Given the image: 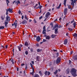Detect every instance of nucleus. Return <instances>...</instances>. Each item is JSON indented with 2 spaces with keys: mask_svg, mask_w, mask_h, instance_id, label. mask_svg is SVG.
<instances>
[{
  "mask_svg": "<svg viewBox=\"0 0 77 77\" xmlns=\"http://www.w3.org/2000/svg\"><path fill=\"white\" fill-rule=\"evenodd\" d=\"M77 71L75 68H73L71 70V74H72V75L74 77L75 76L76 77L77 75L76 74V72Z\"/></svg>",
  "mask_w": 77,
  "mask_h": 77,
  "instance_id": "obj_1",
  "label": "nucleus"
},
{
  "mask_svg": "<svg viewBox=\"0 0 77 77\" xmlns=\"http://www.w3.org/2000/svg\"><path fill=\"white\" fill-rule=\"evenodd\" d=\"M9 21V16L7 15L6 17V19L5 20V27H7L8 26L7 25L8 24V21Z\"/></svg>",
  "mask_w": 77,
  "mask_h": 77,
  "instance_id": "obj_2",
  "label": "nucleus"
},
{
  "mask_svg": "<svg viewBox=\"0 0 77 77\" xmlns=\"http://www.w3.org/2000/svg\"><path fill=\"white\" fill-rule=\"evenodd\" d=\"M76 1H77V0H70V2H71V5L72 6V8H74V3L76 2Z\"/></svg>",
  "mask_w": 77,
  "mask_h": 77,
  "instance_id": "obj_3",
  "label": "nucleus"
},
{
  "mask_svg": "<svg viewBox=\"0 0 77 77\" xmlns=\"http://www.w3.org/2000/svg\"><path fill=\"white\" fill-rule=\"evenodd\" d=\"M60 60H61V58L60 57H58L56 60V63L57 64L60 63Z\"/></svg>",
  "mask_w": 77,
  "mask_h": 77,
  "instance_id": "obj_4",
  "label": "nucleus"
},
{
  "mask_svg": "<svg viewBox=\"0 0 77 77\" xmlns=\"http://www.w3.org/2000/svg\"><path fill=\"white\" fill-rule=\"evenodd\" d=\"M50 12H48L46 14L45 17L47 18H48V16H50Z\"/></svg>",
  "mask_w": 77,
  "mask_h": 77,
  "instance_id": "obj_5",
  "label": "nucleus"
},
{
  "mask_svg": "<svg viewBox=\"0 0 77 77\" xmlns=\"http://www.w3.org/2000/svg\"><path fill=\"white\" fill-rule=\"evenodd\" d=\"M36 40L37 42H39L40 40H41V37L39 36L37 37L36 38Z\"/></svg>",
  "mask_w": 77,
  "mask_h": 77,
  "instance_id": "obj_6",
  "label": "nucleus"
},
{
  "mask_svg": "<svg viewBox=\"0 0 77 77\" xmlns=\"http://www.w3.org/2000/svg\"><path fill=\"white\" fill-rule=\"evenodd\" d=\"M67 11L68 9H67V8H65L64 11V14L65 15H66V14H67Z\"/></svg>",
  "mask_w": 77,
  "mask_h": 77,
  "instance_id": "obj_7",
  "label": "nucleus"
},
{
  "mask_svg": "<svg viewBox=\"0 0 77 77\" xmlns=\"http://www.w3.org/2000/svg\"><path fill=\"white\" fill-rule=\"evenodd\" d=\"M59 56V53H57L55 54L54 57H57Z\"/></svg>",
  "mask_w": 77,
  "mask_h": 77,
  "instance_id": "obj_8",
  "label": "nucleus"
},
{
  "mask_svg": "<svg viewBox=\"0 0 77 77\" xmlns=\"http://www.w3.org/2000/svg\"><path fill=\"white\" fill-rule=\"evenodd\" d=\"M68 43V39H66L64 41V44L65 45H66V44H67Z\"/></svg>",
  "mask_w": 77,
  "mask_h": 77,
  "instance_id": "obj_9",
  "label": "nucleus"
},
{
  "mask_svg": "<svg viewBox=\"0 0 77 77\" xmlns=\"http://www.w3.org/2000/svg\"><path fill=\"white\" fill-rule=\"evenodd\" d=\"M5 15H2L1 17V20H5Z\"/></svg>",
  "mask_w": 77,
  "mask_h": 77,
  "instance_id": "obj_10",
  "label": "nucleus"
},
{
  "mask_svg": "<svg viewBox=\"0 0 77 77\" xmlns=\"http://www.w3.org/2000/svg\"><path fill=\"white\" fill-rule=\"evenodd\" d=\"M56 36H57V35H54V34H52L51 36V38H55Z\"/></svg>",
  "mask_w": 77,
  "mask_h": 77,
  "instance_id": "obj_11",
  "label": "nucleus"
},
{
  "mask_svg": "<svg viewBox=\"0 0 77 77\" xmlns=\"http://www.w3.org/2000/svg\"><path fill=\"white\" fill-rule=\"evenodd\" d=\"M73 59L75 60H77V55H75L73 57Z\"/></svg>",
  "mask_w": 77,
  "mask_h": 77,
  "instance_id": "obj_12",
  "label": "nucleus"
},
{
  "mask_svg": "<svg viewBox=\"0 0 77 77\" xmlns=\"http://www.w3.org/2000/svg\"><path fill=\"white\" fill-rule=\"evenodd\" d=\"M50 38L51 37L49 35H48L46 37V39H48V40H49Z\"/></svg>",
  "mask_w": 77,
  "mask_h": 77,
  "instance_id": "obj_13",
  "label": "nucleus"
},
{
  "mask_svg": "<svg viewBox=\"0 0 77 77\" xmlns=\"http://www.w3.org/2000/svg\"><path fill=\"white\" fill-rule=\"evenodd\" d=\"M30 65H31V67L32 69L33 72V71H34V68L33 67V65L31 63H30Z\"/></svg>",
  "mask_w": 77,
  "mask_h": 77,
  "instance_id": "obj_14",
  "label": "nucleus"
},
{
  "mask_svg": "<svg viewBox=\"0 0 77 77\" xmlns=\"http://www.w3.org/2000/svg\"><path fill=\"white\" fill-rule=\"evenodd\" d=\"M26 23H27V21L25 20H24L22 21V24H26Z\"/></svg>",
  "mask_w": 77,
  "mask_h": 77,
  "instance_id": "obj_15",
  "label": "nucleus"
},
{
  "mask_svg": "<svg viewBox=\"0 0 77 77\" xmlns=\"http://www.w3.org/2000/svg\"><path fill=\"white\" fill-rule=\"evenodd\" d=\"M36 59L37 61H39V56H37L36 57Z\"/></svg>",
  "mask_w": 77,
  "mask_h": 77,
  "instance_id": "obj_16",
  "label": "nucleus"
},
{
  "mask_svg": "<svg viewBox=\"0 0 77 77\" xmlns=\"http://www.w3.org/2000/svg\"><path fill=\"white\" fill-rule=\"evenodd\" d=\"M25 46H26V47H27L29 45V44H28V42H26L25 44H24Z\"/></svg>",
  "mask_w": 77,
  "mask_h": 77,
  "instance_id": "obj_17",
  "label": "nucleus"
},
{
  "mask_svg": "<svg viewBox=\"0 0 77 77\" xmlns=\"http://www.w3.org/2000/svg\"><path fill=\"white\" fill-rule=\"evenodd\" d=\"M66 1H67V0H64L63 5H64L65 6H66Z\"/></svg>",
  "mask_w": 77,
  "mask_h": 77,
  "instance_id": "obj_18",
  "label": "nucleus"
},
{
  "mask_svg": "<svg viewBox=\"0 0 77 77\" xmlns=\"http://www.w3.org/2000/svg\"><path fill=\"white\" fill-rule=\"evenodd\" d=\"M9 11L10 13H12L13 11H12V9H11V8H9Z\"/></svg>",
  "mask_w": 77,
  "mask_h": 77,
  "instance_id": "obj_19",
  "label": "nucleus"
},
{
  "mask_svg": "<svg viewBox=\"0 0 77 77\" xmlns=\"http://www.w3.org/2000/svg\"><path fill=\"white\" fill-rule=\"evenodd\" d=\"M42 50V49H38L37 50V52H38V53H39V52H41V51Z\"/></svg>",
  "mask_w": 77,
  "mask_h": 77,
  "instance_id": "obj_20",
  "label": "nucleus"
},
{
  "mask_svg": "<svg viewBox=\"0 0 77 77\" xmlns=\"http://www.w3.org/2000/svg\"><path fill=\"white\" fill-rule=\"evenodd\" d=\"M46 32V30H43L42 34H45V35H46V32Z\"/></svg>",
  "mask_w": 77,
  "mask_h": 77,
  "instance_id": "obj_21",
  "label": "nucleus"
},
{
  "mask_svg": "<svg viewBox=\"0 0 77 77\" xmlns=\"http://www.w3.org/2000/svg\"><path fill=\"white\" fill-rule=\"evenodd\" d=\"M17 48H18L19 51H21V47H20V46H18L17 47Z\"/></svg>",
  "mask_w": 77,
  "mask_h": 77,
  "instance_id": "obj_22",
  "label": "nucleus"
},
{
  "mask_svg": "<svg viewBox=\"0 0 77 77\" xmlns=\"http://www.w3.org/2000/svg\"><path fill=\"white\" fill-rule=\"evenodd\" d=\"M66 73L67 74H69V69H68L66 70Z\"/></svg>",
  "mask_w": 77,
  "mask_h": 77,
  "instance_id": "obj_23",
  "label": "nucleus"
},
{
  "mask_svg": "<svg viewBox=\"0 0 77 77\" xmlns=\"http://www.w3.org/2000/svg\"><path fill=\"white\" fill-rule=\"evenodd\" d=\"M73 36L74 37H77V34L76 33H75L74 34H73Z\"/></svg>",
  "mask_w": 77,
  "mask_h": 77,
  "instance_id": "obj_24",
  "label": "nucleus"
},
{
  "mask_svg": "<svg viewBox=\"0 0 77 77\" xmlns=\"http://www.w3.org/2000/svg\"><path fill=\"white\" fill-rule=\"evenodd\" d=\"M14 25L15 26V28H16L17 26V23L14 22Z\"/></svg>",
  "mask_w": 77,
  "mask_h": 77,
  "instance_id": "obj_25",
  "label": "nucleus"
},
{
  "mask_svg": "<svg viewBox=\"0 0 77 77\" xmlns=\"http://www.w3.org/2000/svg\"><path fill=\"white\" fill-rule=\"evenodd\" d=\"M24 18L25 20H28V18H27V16L26 15V14L25 15Z\"/></svg>",
  "mask_w": 77,
  "mask_h": 77,
  "instance_id": "obj_26",
  "label": "nucleus"
},
{
  "mask_svg": "<svg viewBox=\"0 0 77 77\" xmlns=\"http://www.w3.org/2000/svg\"><path fill=\"white\" fill-rule=\"evenodd\" d=\"M25 70L23 72V77H25V76H26V72Z\"/></svg>",
  "mask_w": 77,
  "mask_h": 77,
  "instance_id": "obj_27",
  "label": "nucleus"
},
{
  "mask_svg": "<svg viewBox=\"0 0 77 77\" xmlns=\"http://www.w3.org/2000/svg\"><path fill=\"white\" fill-rule=\"evenodd\" d=\"M5 26H0V29H4Z\"/></svg>",
  "mask_w": 77,
  "mask_h": 77,
  "instance_id": "obj_28",
  "label": "nucleus"
},
{
  "mask_svg": "<svg viewBox=\"0 0 77 77\" xmlns=\"http://www.w3.org/2000/svg\"><path fill=\"white\" fill-rule=\"evenodd\" d=\"M58 72V70H56L55 71V72H54V74L55 75L57 74V72Z\"/></svg>",
  "mask_w": 77,
  "mask_h": 77,
  "instance_id": "obj_29",
  "label": "nucleus"
},
{
  "mask_svg": "<svg viewBox=\"0 0 77 77\" xmlns=\"http://www.w3.org/2000/svg\"><path fill=\"white\" fill-rule=\"evenodd\" d=\"M68 30H69V31H70L71 32L72 31V30H73L71 28H68Z\"/></svg>",
  "mask_w": 77,
  "mask_h": 77,
  "instance_id": "obj_30",
  "label": "nucleus"
},
{
  "mask_svg": "<svg viewBox=\"0 0 77 77\" xmlns=\"http://www.w3.org/2000/svg\"><path fill=\"white\" fill-rule=\"evenodd\" d=\"M34 77H39V75L38 74H36L35 75Z\"/></svg>",
  "mask_w": 77,
  "mask_h": 77,
  "instance_id": "obj_31",
  "label": "nucleus"
},
{
  "mask_svg": "<svg viewBox=\"0 0 77 77\" xmlns=\"http://www.w3.org/2000/svg\"><path fill=\"white\" fill-rule=\"evenodd\" d=\"M55 28H56V27H57V28L58 27V25L57 24H56L55 26H54Z\"/></svg>",
  "mask_w": 77,
  "mask_h": 77,
  "instance_id": "obj_32",
  "label": "nucleus"
},
{
  "mask_svg": "<svg viewBox=\"0 0 77 77\" xmlns=\"http://www.w3.org/2000/svg\"><path fill=\"white\" fill-rule=\"evenodd\" d=\"M11 62L13 64H14V60L13 59H12V60H11Z\"/></svg>",
  "mask_w": 77,
  "mask_h": 77,
  "instance_id": "obj_33",
  "label": "nucleus"
},
{
  "mask_svg": "<svg viewBox=\"0 0 77 77\" xmlns=\"http://www.w3.org/2000/svg\"><path fill=\"white\" fill-rule=\"evenodd\" d=\"M68 9H71V5H69L68 6Z\"/></svg>",
  "mask_w": 77,
  "mask_h": 77,
  "instance_id": "obj_34",
  "label": "nucleus"
},
{
  "mask_svg": "<svg viewBox=\"0 0 77 77\" xmlns=\"http://www.w3.org/2000/svg\"><path fill=\"white\" fill-rule=\"evenodd\" d=\"M42 8V6H41V5H40L39 7V9L40 10H41V8Z\"/></svg>",
  "mask_w": 77,
  "mask_h": 77,
  "instance_id": "obj_35",
  "label": "nucleus"
},
{
  "mask_svg": "<svg viewBox=\"0 0 77 77\" xmlns=\"http://www.w3.org/2000/svg\"><path fill=\"white\" fill-rule=\"evenodd\" d=\"M25 53L26 55H27V54H28V51H26Z\"/></svg>",
  "mask_w": 77,
  "mask_h": 77,
  "instance_id": "obj_36",
  "label": "nucleus"
},
{
  "mask_svg": "<svg viewBox=\"0 0 77 77\" xmlns=\"http://www.w3.org/2000/svg\"><path fill=\"white\" fill-rule=\"evenodd\" d=\"M18 4H20V2L19 1H18L17 3V5H18Z\"/></svg>",
  "mask_w": 77,
  "mask_h": 77,
  "instance_id": "obj_37",
  "label": "nucleus"
},
{
  "mask_svg": "<svg viewBox=\"0 0 77 77\" xmlns=\"http://www.w3.org/2000/svg\"><path fill=\"white\" fill-rule=\"evenodd\" d=\"M47 73H48V72L46 71V72H45V75H47Z\"/></svg>",
  "mask_w": 77,
  "mask_h": 77,
  "instance_id": "obj_38",
  "label": "nucleus"
},
{
  "mask_svg": "<svg viewBox=\"0 0 77 77\" xmlns=\"http://www.w3.org/2000/svg\"><path fill=\"white\" fill-rule=\"evenodd\" d=\"M73 26H76V23H75V21L74 23H73Z\"/></svg>",
  "mask_w": 77,
  "mask_h": 77,
  "instance_id": "obj_39",
  "label": "nucleus"
},
{
  "mask_svg": "<svg viewBox=\"0 0 77 77\" xmlns=\"http://www.w3.org/2000/svg\"><path fill=\"white\" fill-rule=\"evenodd\" d=\"M39 74H40V75H41V76L42 75V72H41V71H40L39 72Z\"/></svg>",
  "mask_w": 77,
  "mask_h": 77,
  "instance_id": "obj_40",
  "label": "nucleus"
},
{
  "mask_svg": "<svg viewBox=\"0 0 77 77\" xmlns=\"http://www.w3.org/2000/svg\"><path fill=\"white\" fill-rule=\"evenodd\" d=\"M30 50L31 52H33V49L32 48H30Z\"/></svg>",
  "mask_w": 77,
  "mask_h": 77,
  "instance_id": "obj_41",
  "label": "nucleus"
},
{
  "mask_svg": "<svg viewBox=\"0 0 77 77\" xmlns=\"http://www.w3.org/2000/svg\"><path fill=\"white\" fill-rule=\"evenodd\" d=\"M57 30H58V29L57 28L55 29V32H57Z\"/></svg>",
  "mask_w": 77,
  "mask_h": 77,
  "instance_id": "obj_42",
  "label": "nucleus"
},
{
  "mask_svg": "<svg viewBox=\"0 0 77 77\" xmlns=\"http://www.w3.org/2000/svg\"><path fill=\"white\" fill-rule=\"evenodd\" d=\"M74 19H73V20L71 22V23L72 24V23H74Z\"/></svg>",
  "mask_w": 77,
  "mask_h": 77,
  "instance_id": "obj_43",
  "label": "nucleus"
},
{
  "mask_svg": "<svg viewBox=\"0 0 77 77\" xmlns=\"http://www.w3.org/2000/svg\"><path fill=\"white\" fill-rule=\"evenodd\" d=\"M43 42H46V40H45V39H43Z\"/></svg>",
  "mask_w": 77,
  "mask_h": 77,
  "instance_id": "obj_44",
  "label": "nucleus"
},
{
  "mask_svg": "<svg viewBox=\"0 0 77 77\" xmlns=\"http://www.w3.org/2000/svg\"><path fill=\"white\" fill-rule=\"evenodd\" d=\"M18 13H19V14H21V12L20 11V10H19Z\"/></svg>",
  "mask_w": 77,
  "mask_h": 77,
  "instance_id": "obj_45",
  "label": "nucleus"
},
{
  "mask_svg": "<svg viewBox=\"0 0 77 77\" xmlns=\"http://www.w3.org/2000/svg\"><path fill=\"white\" fill-rule=\"evenodd\" d=\"M33 73H34V71H33V70L32 72L30 73V74H31V75H33Z\"/></svg>",
  "mask_w": 77,
  "mask_h": 77,
  "instance_id": "obj_46",
  "label": "nucleus"
},
{
  "mask_svg": "<svg viewBox=\"0 0 77 77\" xmlns=\"http://www.w3.org/2000/svg\"><path fill=\"white\" fill-rule=\"evenodd\" d=\"M72 63V61H71L70 60H69V64H71V63Z\"/></svg>",
  "mask_w": 77,
  "mask_h": 77,
  "instance_id": "obj_47",
  "label": "nucleus"
},
{
  "mask_svg": "<svg viewBox=\"0 0 77 77\" xmlns=\"http://www.w3.org/2000/svg\"><path fill=\"white\" fill-rule=\"evenodd\" d=\"M6 3H10L9 1L8 0H6Z\"/></svg>",
  "mask_w": 77,
  "mask_h": 77,
  "instance_id": "obj_48",
  "label": "nucleus"
},
{
  "mask_svg": "<svg viewBox=\"0 0 77 77\" xmlns=\"http://www.w3.org/2000/svg\"><path fill=\"white\" fill-rule=\"evenodd\" d=\"M42 16H41V17H39V20H41V19L42 18Z\"/></svg>",
  "mask_w": 77,
  "mask_h": 77,
  "instance_id": "obj_49",
  "label": "nucleus"
},
{
  "mask_svg": "<svg viewBox=\"0 0 77 77\" xmlns=\"http://www.w3.org/2000/svg\"><path fill=\"white\" fill-rule=\"evenodd\" d=\"M12 51H13V56H14V49H13V50H12Z\"/></svg>",
  "mask_w": 77,
  "mask_h": 77,
  "instance_id": "obj_50",
  "label": "nucleus"
},
{
  "mask_svg": "<svg viewBox=\"0 0 77 77\" xmlns=\"http://www.w3.org/2000/svg\"><path fill=\"white\" fill-rule=\"evenodd\" d=\"M21 18L22 19V20H23V19H24V15H22V17H21Z\"/></svg>",
  "mask_w": 77,
  "mask_h": 77,
  "instance_id": "obj_51",
  "label": "nucleus"
},
{
  "mask_svg": "<svg viewBox=\"0 0 77 77\" xmlns=\"http://www.w3.org/2000/svg\"><path fill=\"white\" fill-rule=\"evenodd\" d=\"M60 7H59V6H58V7H57L56 8L57 9H60Z\"/></svg>",
  "mask_w": 77,
  "mask_h": 77,
  "instance_id": "obj_52",
  "label": "nucleus"
},
{
  "mask_svg": "<svg viewBox=\"0 0 77 77\" xmlns=\"http://www.w3.org/2000/svg\"><path fill=\"white\" fill-rule=\"evenodd\" d=\"M43 30H45V26H44L43 28Z\"/></svg>",
  "mask_w": 77,
  "mask_h": 77,
  "instance_id": "obj_53",
  "label": "nucleus"
},
{
  "mask_svg": "<svg viewBox=\"0 0 77 77\" xmlns=\"http://www.w3.org/2000/svg\"><path fill=\"white\" fill-rule=\"evenodd\" d=\"M36 46H37V47H38V46H39V44H38V43L36 44Z\"/></svg>",
  "mask_w": 77,
  "mask_h": 77,
  "instance_id": "obj_54",
  "label": "nucleus"
},
{
  "mask_svg": "<svg viewBox=\"0 0 77 77\" xmlns=\"http://www.w3.org/2000/svg\"><path fill=\"white\" fill-rule=\"evenodd\" d=\"M31 21H32V20L31 19H29V23H30V22H31Z\"/></svg>",
  "mask_w": 77,
  "mask_h": 77,
  "instance_id": "obj_55",
  "label": "nucleus"
},
{
  "mask_svg": "<svg viewBox=\"0 0 77 77\" xmlns=\"http://www.w3.org/2000/svg\"><path fill=\"white\" fill-rule=\"evenodd\" d=\"M50 72H48V75H50Z\"/></svg>",
  "mask_w": 77,
  "mask_h": 77,
  "instance_id": "obj_56",
  "label": "nucleus"
},
{
  "mask_svg": "<svg viewBox=\"0 0 77 77\" xmlns=\"http://www.w3.org/2000/svg\"><path fill=\"white\" fill-rule=\"evenodd\" d=\"M24 63H23V64H21V66H24Z\"/></svg>",
  "mask_w": 77,
  "mask_h": 77,
  "instance_id": "obj_57",
  "label": "nucleus"
},
{
  "mask_svg": "<svg viewBox=\"0 0 77 77\" xmlns=\"http://www.w3.org/2000/svg\"><path fill=\"white\" fill-rule=\"evenodd\" d=\"M54 33L55 34H57V33H58V32H57V31H55Z\"/></svg>",
  "mask_w": 77,
  "mask_h": 77,
  "instance_id": "obj_58",
  "label": "nucleus"
},
{
  "mask_svg": "<svg viewBox=\"0 0 77 77\" xmlns=\"http://www.w3.org/2000/svg\"><path fill=\"white\" fill-rule=\"evenodd\" d=\"M34 22L35 23H36V20H35V19H34Z\"/></svg>",
  "mask_w": 77,
  "mask_h": 77,
  "instance_id": "obj_59",
  "label": "nucleus"
},
{
  "mask_svg": "<svg viewBox=\"0 0 77 77\" xmlns=\"http://www.w3.org/2000/svg\"><path fill=\"white\" fill-rule=\"evenodd\" d=\"M72 53H73V51H71L70 52V54H72Z\"/></svg>",
  "mask_w": 77,
  "mask_h": 77,
  "instance_id": "obj_60",
  "label": "nucleus"
},
{
  "mask_svg": "<svg viewBox=\"0 0 77 77\" xmlns=\"http://www.w3.org/2000/svg\"><path fill=\"white\" fill-rule=\"evenodd\" d=\"M53 51H54V52H55V51H57V50H55V49H53Z\"/></svg>",
  "mask_w": 77,
  "mask_h": 77,
  "instance_id": "obj_61",
  "label": "nucleus"
},
{
  "mask_svg": "<svg viewBox=\"0 0 77 77\" xmlns=\"http://www.w3.org/2000/svg\"><path fill=\"white\" fill-rule=\"evenodd\" d=\"M32 63L33 64V65H34V61H32Z\"/></svg>",
  "mask_w": 77,
  "mask_h": 77,
  "instance_id": "obj_62",
  "label": "nucleus"
},
{
  "mask_svg": "<svg viewBox=\"0 0 77 77\" xmlns=\"http://www.w3.org/2000/svg\"><path fill=\"white\" fill-rule=\"evenodd\" d=\"M26 69H27V66H26L25 67Z\"/></svg>",
  "mask_w": 77,
  "mask_h": 77,
  "instance_id": "obj_63",
  "label": "nucleus"
},
{
  "mask_svg": "<svg viewBox=\"0 0 77 77\" xmlns=\"http://www.w3.org/2000/svg\"><path fill=\"white\" fill-rule=\"evenodd\" d=\"M60 27H61V28H62V25H60L59 26V28H60Z\"/></svg>",
  "mask_w": 77,
  "mask_h": 77,
  "instance_id": "obj_64",
  "label": "nucleus"
}]
</instances>
